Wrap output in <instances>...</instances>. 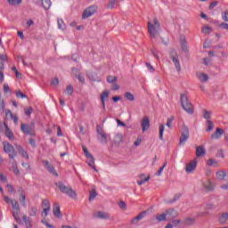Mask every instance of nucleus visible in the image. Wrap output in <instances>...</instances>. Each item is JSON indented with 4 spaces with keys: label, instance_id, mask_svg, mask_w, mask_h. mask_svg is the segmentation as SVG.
<instances>
[{
    "label": "nucleus",
    "instance_id": "58836bf2",
    "mask_svg": "<svg viewBox=\"0 0 228 228\" xmlns=\"http://www.w3.org/2000/svg\"><path fill=\"white\" fill-rule=\"evenodd\" d=\"M57 24H58L59 29H61V30L65 29V21H63V19L59 18L57 20Z\"/></svg>",
    "mask_w": 228,
    "mask_h": 228
},
{
    "label": "nucleus",
    "instance_id": "ea45409f",
    "mask_svg": "<svg viewBox=\"0 0 228 228\" xmlns=\"http://www.w3.org/2000/svg\"><path fill=\"white\" fill-rule=\"evenodd\" d=\"M43 8L49 10L51 8V0H43L42 1Z\"/></svg>",
    "mask_w": 228,
    "mask_h": 228
},
{
    "label": "nucleus",
    "instance_id": "f257e3e1",
    "mask_svg": "<svg viewBox=\"0 0 228 228\" xmlns=\"http://www.w3.org/2000/svg\"><path fill=\"white\" fill-rule=\"evenodd\" d=\"M4 151L6 154H8L10 158V165H12V168L15 174V175H20V171L19 170V167H17V161H15V158L17 157V151H15V148L10 142H4Z\"/></svg>",
    "mask_w": 228,
    "mask_h": 228
},
{
    "label": "nucleus",
    "instance_id": "473e14b6",
    "mask_svg": "<svg viewBox=\"0 0 228 228\" xmlns=\"http://www.w3.org/2000/svg\"><path fill=\"white\" fill-rule=\"evenodd\" d=\"M227 220H228V213L221 214V216H219L220 224H225V222H227Z\"/></svg>",
    "mask_w": 228,
    "mask_h": 228
},
{
    "label": "nucleus",
    "instance_id": "cd10ccee",
    "mask_svg": "<svg viewBox=\"0 0 228 228\" xmlns=\"http://www.w3.org/2000/svg\"><path fill=\"white\" fill-rule=\"evenodd\" d=\"M145 175H140L139 177L141 180L137 181V184H139V186H142V184H145V183L149 182L151 180V175H148L147 177H145L143 179Z\"/></svg>",
    "mask_w": 228,
    "mask_h": 228
},
{
    "label": "nucleus",
    "instance_id": "e433bc0d",
    "mask_svg": "<svg viewBox=\"0 0 228 228\" xmlns=\"http://www.w3.org/2000/svg\"><path fill=\"white\" fill-rule=\"evenodd\" d=\"M207 165H208V167H218V162L216 159H209L207 160Z\"/></svg>",
    "mask_w": 228,
    "mask_h": 228
},
{
    "label": "nucleus",
    "instance_id": "f8f14e48",
    "mask_svg": "<svg viewBox=\"0 0 228 228\" xmlns=\"http://www.w3.org/2000/svg\"><path fill=\"white\" fill-rule=\"evenodd\" d=\"M43 165L46 168V170H48L52 174V175L58 177V172L56 171V169H54V167H53V164H51V162L44 160Z\"/></svg>",
    "mask_w": 228,
    "mask_h": 228
},
{
    "label": "nucleus",
    "instance_id": "2f4dec72",
    "mask_svg": "<svg viewBox=\"0 0 228 228\" xmlns=\"http://www.w3.org/2000/svg\"><path fill=\"white\" fill-rule=\"evenodd\" d=\"M7 57L4 54L0 55V70H3L4 69V61H6Z\"/></svg>",
    "mask_w": 228,
    "mask_h": 228
},
{
    "label": "nucleus",
    "instance_id": "6e6d98bb",
    "mask_svg": "<svg viewBox=\"0 0 228 228\" xmlns=\"http://www.w3.org/2000/svg\"><path fill=\"white\" fill-rule=\"evenodd\" d=\"M72 73L74 74L75 77H77L78 76H81V73L79 72V69L77 68H74L72 69Z\"/></svg>",
    "mask_w": 228,
    "mask_h": 228
},
{
    "label": "nucleus",
    "instance_id": "4c0bfd02",
    "mask_svg": "<svg viewBox=\"0 0 228 228\" xmlns=\"http://www.w3.org/2000/svg\"><path fill=\"white\" fill-rule=\"evenodd\" d=\"M211 31H213V28H211L210 27H208V26H204L201 28V33H203V35H209V33H211Z\"/></svg>",
    "mask_w": 228,
    "mask_h": 228
},
{
    "label": "nucleus",
    "instance_id": "13d9d810",
    "mask_svg": "<svg viewBox=\"0 0 228 228\" xmlns=\"http://www.w3.org/2000/svg\"><path fill=\"white\" fill-rule=\"evenodd\" d=\"M172 122H174V117L167 118V126L172 129Z\"/></svg>",
    "mask_w": 228,
    "mask_h": 228
},
{
    "label": "nucleus",
    "instance_id": "ddd939ff",
    "mask_svg": "<svg viewBox=\"0 0 228 228\" xmlns=\"http://www.w3.org/2000/svg\"><path fill=\"white\" fill-rule=\"evenodd\" d=\"M165 213L167 220H174V218H177V216H179V212L174 208L167 209Z\"/></svg>",
    "mask_w": 228,
    "mask_h": 228
},
{
    "label": "nucleus",
    "instance_id": "39448f33",
    "mask_svg": "<svg viewBox=\"0 0 228 228\" xmlns=\"http://www.w3.org/2000/svg\"><path fill=\"white\" fill-rule=\"evenodd\" d=\"M180 101L182 108L184 110V111H186V113H193V105L191 102H190V100H188V96L186 94H181Z\"/></svg>",
    "mask_w": 228,
    "mask_h": 228
},
{
    "label": "nucleus",
    "instance_id": "f03ea898",
    "mask_svg": "<svg viewBox=\"0 0 228 228\" xmlns=\"http://www.w3.org/2000/svg\"><path fill=\"white\" fill-rule=\"evenodd\" d=\"M159 31H161V23L158 20V18H154L153 20L148 21V33L151 40H156L159 37Z\"/></svg>",
    "mask_w": 228,
    "mask_h": 228
},
{
    "label": "nucleus",
    "instance_id": "393cba45",
    "mask_svg": "<svg viewBox=\"0 0 228 228\" xmlns=\"http://www.w3.org/2000/svg\"><path fill=\"white\" fill-rule=\"evenodd\" d=\"M202 186L203 188H205V190H208V191H211V190H214L215 188V186L213 185V183H211V181L209 180L203 182Z\"/></svg>",
    "mask_w": 228,
    "mask_h": 228
},
{
    "label": "nucleus",
    "instance_id": "412c9836",
    "mask_svg": "<svg viewBox=\"0 0 228 228\" xmlns=\"http://www.w3.org/2000/svg\"><path fill=\"white\" fill-rule=\"evenodd\" d=\"M53 213L56 216V218H61V211L60 210V204L58 203L53 204Z\"/></svg>",
    "mask_w": 228,
    "mask_h": 228
},
{
    "label": "nucleus",
    "instance_id": "7c9ffc66",
    "mask_svg": "<svg viewBox=\"0 0 228 228\" xmlns=\"http://www.w3.org/2000/svg\"><path fill=\"white\" fill-rule=\"evenodd\" d=\"M156 220L159 222H165V220H167V214L165 212L162 214H158L156 216Z\"/></svg>",
    "mask_w": 228,
    "mask_h": 228
},
{
    "label": "nucleus",
    "instance_id": "79ce46f5",
    "mask_svg": "<svg viewBox=\"0 0 228 228\" xmlns=\"http://www.w3.org/2000/svg\"><path fill=\"white\" fill-rule=\"evenodd\" d=\"M117 81V77L115 76H108L107 77V83H109L110 85L116 83Z\"/></svg>",
    "mask_w": 228,
    "mask_h": 228
},
{
    "label": "nucleus",
    "instance_id": "a18cd8bd",
    "mask_svg": "<svg viewBox=\"0 0 228 228\" xmlns=\"http://www.w3.org/2000/svg\"><path fill=\"white\" fill-rule=\"evenodd\" d=\"M168 224H171L172 228L177 227L181 224V219H175L169 222Z\"/></svg>",
    "mask_w": 228,
    "mask_h": 228
},
{
    "label": "nucleus",
    "instance_id": "4d7b16f0",
    "mask_svg": "<svg viewBox=\"0 0 228 228\" xmlns=\"http://www.w3.org/2000/svg\"><path fill=\"white\" fill-rule=\"evenodd\" d=\"M51 85H52V86H58V85H60V80L58 78H53L51 81Z\"/></svg>",
    "mask_w": 228,
    "mask_h": 228
},
{
    "label": "nucleus",
    "instance_id": "9d476101",
    "mask_svg": "<svg viewBox=\"0 0 228 228\" xmlns=\"http://www.w3.org/2000/svg\"><path fill=\"white\" fill-rule=\"evenodd\" d=\"M42 208H43V216H47L49 215V211H51V202L49 200H44L42 202Z\"/></svg>",
    "mask_w": 228,
    "mask_h": 228
},
{
    "label": "nucleus",
    "instance_id": "6e6552de",
    "mask_svg": "<svg viewBox=\"0 0 228 228\" xmlns=\"http://www.w3.org/2000/svg\"><path fill=\"white\" fill-rule=\"evenodd\" d=\"M181 133L182 135L180 137V145H184V143L188 142V138H190V129L188 126H183Z\"/></svg>",
    "mask_w": 228,
    "mask_h": 228
},
{
    "label": "nucleus",
    "instance_id": "052dcab7",
    "mask_svg": "<svg viewBox=\"0 0 228 228\" xmlns=\"http://www.w3.org/2000/svg\"><path fill=\"white\" fill-rule=\"evenodd\" d=\"M146 67L151 73H154L156 71V69H154V67H152V65H151V63L149 62H146Z\"/></svg>",
    "mask_w": 228,
    "mask_h": 228
},
{
    "label": "nucleus",
    "instance_id": "1a4fd4ad",
    "mask_svg": "<svg viewBox=\"0 0 228 228\" xmlns=\"http://www.w3.org/2000/svg\"><path fill=\"white\" fill-rule=\"evenodd\" d=\"M170 58L173 60V63L177 70V72H181V63L179 62V57L177 56V53L175 51H171Z\"/></svg>",
    "mask_w": 228,
    "mask_h": 228
},
{
    "label": "nucleus",
    "instance_id": "b1692460",
    "mask_svg": "<svg viewBox=\"0 0 228 228\" xmlns=\"http://www.w3.org/2000/svg\"><path fill=\"white\" fill-rule=\"evenodd\" d=\"M19 201L23 208H26V206H28V203L26 202V194L22 191L20 193Z\"/></svg>",
    "mask_w": 228,
    "mask_h": 228
},
{
    "label": "nucleus",
    "instance_id": "de8ad7c7",
    "mask_svg": "<svg viewBox=\"0 0 228 228\" xmlns=\"http://www.w3.org/2000/svg\"><path fill=\"white\" fill-rule=\"evenodd\" d=\"M163 133H165V125L159 126V140H163Z\"/></svg>",
    "mask_w": 228,
    "mask_h": 228
},
{
    "label": "nucleus",
    "instance_id": "c85d7f7f",
    "mask_svg": "<svg viewBox=\"0 0 228 228\" xmlns=\"http://www.w3.org/2000/svg\"><path fill=\"white\" fill-rule=\"evenodd\" d=\"M198 78L201 83H206L209 79V76L206 73H200L198 74Z\"/></svg>",
    "mask_w": 228,
    "mask_h": 228
},
{
    "label": "nucleus",
    "instance_id": "a211bd4d",
    "mask_svg": "<svg viewBox=\"0 0 228 228\" xmlns=\"http://www.w3.org/2000/svg\"><path fill=\"white\" fill-rule=\"evenodd\" d=\"M224 134V129L216 128V131L211 134L212 140H220Z\"/></svg>",
    "mask_w": 228,
    "mask_h": 228
},
{
    "label": "nucleus",
    "instance_id": "774afa93",
    "mask_svg": "<svg viewBox=\"0 0 228 228\" xmlns=\"http://www.w3.org/2000/svg\"><path fill=\"white\" fill-rule=\"evenodd\" d=\"M219 28H221L222 29H226L228 32V24L225 22H223L219 25Z\"/></svg>",
    "mask_w": 228,
    "mask_h": 228
},
{
    "label": "nucleus",
    "instance_id": "8fccbe9b",
    "mask_svg": "<svg viewBox=\"0 0 228 228\" xmlns=\"http://www.w3.org/2000/svg\"><path fill=\"white\" fill-rule=\"evenodd\" d=\"M203 118H206V120H209L211 118V111L203 110Z\"/></svg>",
    "mask_w": 228,
    "mask_h": 228
},
{
    "label": "nucleus",
    "instance_id": "bf43d9fd",
    "mask_svg": "<svg viewBox=\"0 0 228 228\" xmlns=\"http://www.w3.org/2000/svg\"><path fill=\"white\" fill-rule=\"evenodd\" d=\"M111 88L114 91L119 90L120 89V86H118V84H117V82H114L111 84Z\"/></svg>",
    "mask_w": 228,
    "mask_h": 228
},
{
    "label": "nucleus",
    "instance_id": "2eb2a0df",
    "mask_svg": "<svg viewBox=\"0 0 228 228\" xmlns=\"http://www.w3.org/2000/svg\"><path fill=\"white\" fill-rule=\"evenodd\" d=\"M21 131H22V133H24V134H30V136H35L33 128L29 125L22 124Z\"/></svg>",
    "mask_w": 228,
    "mask_h": 228
},
{
    "label": "nucleus",
    "instance_id": "bb28decb",
    "mask_svg": "<svg viewBox=\"0 0 228 228\" xmlns=\"http://www.w3.org/2000/svg\"><path fill=\"white\" fill-rule=\"evenodd\" d=\"M4 127H5V135L7 136V138H9V140H15V137L13 136V132L10 130V128L8 127V125H6L5 123H4Z\"/></svg>",
    "mask_w": 228,
    "mask_h": 228
},
{
    "label": "nucleus",
    "instance_id": "f704fd0d",
    "mask_svg": "<svg viewBox=\"0 0 228 228\" xmlns=\"http://www.w3.org/2000/svg\"><path fill=\"white\" fill-rule=\"evenodd\" d=\"M123 138L122 134H118L114 137V142L118 145L119 143H122Z\"/></svg>",
    "mask_w": 228,
    "mask_h": 228
},
{
    "label": "nucleus",
    "instance_id": "69168bd1",
    "mask_svg": "<svg viewBox=\"0 0 228 228\" xmlns=\"http://www.w3.org/2000/svg\"><path fill=\"white\" fill-rule=\"evenodd\" d=\"M31 113H33V108L29 107L28 109H25V115L29 117V115H31Z\"/></svg>",
    "mask_w": 228,
    "mask_h": 228
},
{
    "label": "nucleus",
    "instance_id": "49530a36",
    "mask_svg": "<svg viewBox=\"0 0 228 228\" xmlns=\"http://www.w3.org/2000/svg\"><path fill=\"white\" fill-rule=\"evenodd\" d=\"M125 97L127 101H130V102L134 101V95L129 92L125 94Z\"/></svg>",
    "mask_w": 228,
    "mask_h": 228
},
{
    "label": "nucleus",
    "instance_id": "a878e982",
    "mask_svg": "<svg viewBox=\"0 0 228 228\" xmlns=\"http://www.w3.org/2000/svg\"><path fill=\"white\" fill-rule=\"evenodd\" d=\"M205 154H206V148L204 146H199L196 149L197 158H201V156H204Z\"/></svg>",
    "mask_w": 228,
    "mask_h": 228
},
{
    "label": "nucleus",
    "instance_id": "4be33fe9",
    "mask_svg": "<svg viewBox=\"0 0 228 228\" xmlns=\"http://www.w3.org/2000/svg\"><path fill=\"white\" fill-rule=\"evenodd\" d=\"M16 149H17L19 154H20L22 156V158H26L27 159H29V155L28 154V151H26L25 149L22 148V146L16 145Z\"/></svg>",
    "mask_w": 228,
    "mask_h": 228
},
{
    "label": "nucleus",
    "instance_id": "338daca9",
    "mask_svg": "<svg viewBox=\"0 0 228 228\" xmlns=\"http://www.w3.org/2000/svg\"><path fill=\"white\" fill-rule=\"evenodd\" d=\"M4 92H5V94H8V93L12 92L8 84L4 85Z\"/></svg>",
    "mask_w": 228,
    "mask_h": 228
},
{
    "label": "nucleus",
    "instance_id": "72a5a7b5",
    "mask_svg": "<svg viewBox=\"0 0 228 228\" xmlns=\"http://www.w3.org/2000/svg\"><path fill=\"white\" fill-rule=\"evenodd\" d=\"M183 222L185 225H193L195 224V218L186 217Z\"/></svg>",
    "mask_w": 228,
    "mask_h": 228
},
{
    "label": "nucleus",
    "instance_id": "c9c22d12",
    "mask_svg": "<svg viewBox=\"0 0 228 228\" xmlns=\"http://www.w3.org/2000/svg\"><path fill=\"white\" fill-rule=\"evenodd\" d=\"M87 158V165H89V167H94V165L95 164V159H94V156L89 155L86 157Z\"/></svg>",
    "mask_w": 228,
    "mask_h": 228
},
{
    "label": "nucleus",
    "instance_id": "dca6fc26",
    "mask_svg": "<svg viewBox=\"0 0 228 228\" xmlns=\"http://www.w3.org/2000/svg\"><path fill=\"white\" fill-rule=\"evenodd\" d=\"M93 216L94 218H100L101 220H109L110 218V214L102 211L94 212Z\"/></svg>",
    "mask_w": 228,
    "mask_h": 228
},
{
    "label": "nucleus",
    "instance_id": "6ab92c4d",
    "mask_svg": "<svg viewBox=\"0 0 228 228\" xmlns=\"http://www.w3.org/2000/svg\"><path fill=\"white\" fill-rule=\"evenodd\" d=\"M87 77L90 79V81H96L97 83H100V81H101V77H99L97 73H95L94 71H88Z\"/></svg>",
    "mask_w": 228,
    "mask_h": 228
},
{
    "label": "nucleus",
    "instance_id": "c03bdc74",
    "mask_svg": "<svg viewBox=\"0 0 228 228\" xmlns=\"http://www.w3.org/2000/svg\"><path fill=\"white\" fill-rule=\"evenodd\" d=\"M16 97L18 99H28V96L24 94L22 92H20V90L16 91Z\"/></svg>",
    "mask_w": 228,
    "mask_h": 228
},
{
    "label": "nucleus",
    "instance_id": "680f3d73",
    "mask_svg": "<svg viewBox=\"0 0 228 228\" xmlns=\"http://www.w3.org/2000/svg\"><path fill=\"white\" fill-rule=\"evenodd\" d=\"M29 215L30 216H36L37 215V208L33 207L30 208V211H29Z\"/></svg>",
    "mask_w": 228,
    "mask_h": 228
},
{
    "label": "nucleus",
    "instance_id": "20e7f679",
    "mask_svg": "<svg viewBox=\"0 0 228 228\" xmlns=\"http://www.w3.org/2000/svg\"><path fill=\"white\" fill-rule=\"evenodd\" d=\"M56 186L57 188H59L61 193H65L66 195H68V197H70V199H73L74 200L77 199V194L75 192L74 190L71 189L70 186H67L63 184L61 182L57 183Z\"/></svg>",
    "mask_w": 228,
    "mask_h": 228
},
{
    "label": "nucleus",
    "instance_id": "423d86ee",
    "mask_svg": "<svg viewBox=\"0 0 228 228\" xmlns=\"http://www.w3.org/2000/svg\"><path fill=\"white\" fill-rule=\"evenodd\" d=\"M97 10H99L97 5H91L87 7L82 13V19H88L89 17H93V15L97 13Z\"/></svg>",
    "mask_w": 228,
    "mask_h": 228
},
{
    "label": "nucleus",
    "instance_id": "09e8293b",
    "mask_svg": "<svg viewBox=\"0 0 228 228\" xmlns=\"http://www.w3.org/2000/svg\"><path fill=\"white\" fill-rule=\"evenodd\" d=\"M142 142H143V139L142 138V136H138L135 142H134V145L135 147H140V145H142Z\"/></svg>",
    "mask_w": 228,
    "mask_h": 228
},
{
    "label": "nucleus",
    "instance_id": "0eeeda50",
    "mask_svg": "<svg viewBox=\"0 0 228 228\" xmlns=\"http://www.w3.org/2000/svg\"><path fill=\"white\" fill-rule=\"evenodd\" d=\"M96 131L98 142L102 143V145H106V143H108V135L104 133V130H102L101 126H97Z\"/></svg>",
    "mask_w": 228,
    "mask_h": 228
},
{
    "label": "nucleus",
    "instance_id": "9b49d317",
    "mask_svg": "<svg viewBox=\"0 0 228 228\" xmlns=\"http://www.w3.org/2000/svg\"><path fill=\"white\" fill-rule=\"evenodd\" d=\"M197 163H199V160H197V159H194L191 162H189L186 165L185 172L187 174H191V172H193V170H195V168H197Z\"/></svg>",
    "mask_w": 228,
    "mask_h": 228
},
{
    "label": "nucleus",
    "instance_id": "3c124183",
    "mask_svg": "<svg viewBox=\"0 0 228 228\" xmlns=\"http://www.w3.org/2000/svg\"><path fill=\"white\" fill-rule=\"evenodd\" d=\"M66 94L67 95H72V94H74V87H72V86H68L66 88Z\"/></svg>",
    "mask_w": 228,
    "mask_h": 228
},
{
    "label": "nucleus",
    "instance_id": "a19ab883",
    "mask_svg": "<svg viewBox=\"0 0 228 228\" xmlns=\"http://www.w3.org/2000/svg\"><path fill=\"white\" fill-rule=\"evenodd\" d=\"M215 127V124H213V121L207 120V131H213Z\"/></svg>",
    "mask_w": 228,
    "mask_h": 228
},
{
    "label": "nucleus",
    "instance_id": "e2e57ef3",
    "mask_svg": "<svg viewBox=\"0 0 228 228\" xmlns=\"http://www.w3.org/2000/svg\"><path fill=\"white\" fill-rule=\"evenodd\" d=\"M7 190L8 193H15V189L13 188V186H12V184H7Z\"/></svg>",
    "mask_w": 228,
    "mask_h": 228
},
{
    "label": "nucleus",
    "instance_id": "f3484780",
    "mask_svg": "<svg viewBox=\"0 0 228 228\" xmlns=\"http://www.w3.org/2000/svg\"><path fill=\"white\" fill-rule=\"evenodd\" d=\"M141 126L142 127V133H145L151 127V121L148 117H144L141 122Z\"/></svg>",
    "mask_w": 228,
    "mask_h": 228
},
{
    "label": "nucleus",
    "instance_id": "aec40b11",
    "mask_svg": "<svg viewBox=\"0 0 228 228\" xmlns=\"http://www.w3.org/2000/svg\"><path fill=\"white\" fill-rule=\"evenodd\" d=\"M227 175L228 174L225 170H220L216 173V179H218L219 181H225Z\"/></svg>",
    "mask_w": 228,
    "mask_h": 228
},
{
    "label": "nucleus",
    "instance_id": "0e129e2a",
    "mask_svg": "<svg viewBox=\"0 0 228 228\" xmlns=\"http://www.w3.org/2000/svg\"><path fill=\"white\" fill-rule=\"evenodd\" d=\"M222 19H223V20H224V22H228V12H222Z\"/></svg>",
    "mask_w": 228,
    "mask_h": 228
},
{
    "label": "nucleus",
    "instance_id": "5701e85b",
    "mask_svg": "<svg viewBox=\"0 0 228 228\" xmlns=\"http://www.w3.org/2000/svg\"><path fill=\"white\" fill-rule=\"evenodd\" d=\"M145 215H147V211H143V212L140 213L137 216L134 217L131 220V224H138V222H140V220H142V218H145Z\"/></svg>",
    "mask_w": 228,
    "mask_h": 228
},
{
    "label": "nucleus",
    "instance_id": "37998d69",
    "mask_svg": "<svg viewBox=\"0 0 228 228\" xmlns=\"http://www.w3.org/2000/svg\"><path fill=\"white\" fill-rule=\"evenodd\" d=\"M118 3V0H110L109 4H108V8L110 10H112V8H115V4H117Z\"/></svg>",
    "mask_w": 228,
    "mask_h": 228
},
{
    "label": "nucleus",
    "instance_id": "7ed1b4c3",
    "mask_svg": "<svg viewBox=\"0 0 228 228\" xmlns=\"http://www.w3.org/2000/svg\"><path fill=\"white\" fill-rule=\"evenodd\" d=\"M4 200L6 202V204H11L12 208V216L16 222H20V217H19V214L20 213V206H19V201H17V200L10 199L8 196L4 195Z\"/></svg>",
    "mask_w": 228,
    "mask_h": 228
},
{
    "label": "nucleus",
    "instance_id": "4468645a",
    "mask_svg": "<svg viewBox=\"0 0 228 228\" xmlns=\"http://www.w3.org/2000/svg\"><path fill=\"white\" fill-rule=\"evenodd\" d=\"M100 99L102 101V106L103 110H106V101L110 99V91L108 90L103 91L100 95Z\"/></svg>",
    "mask_w": 228,
    "mask_h": 228
},
{
    "label": "nucleus",
    "instance_id": "864d4df0",
    "mask_svg": "<svg viewBox=\"0 0 228 228\" xmlns=\"http://www.w3.org/2000/svg\"><path fill=\"white\" fill-rule=\"evenodd\" d=\"M166 167H167V162L164 163V165L159 169V172H157L155 174V175H158V176L162 175H163V171L165 170Z\"/></svg>",
    "mask_w": 228,
    "mask_h": 228
},
{
    "label": "nucleus",
    "instance_id": "5fc2aeb1",
    "mask_svg": "<svg viewBox=\"0 0 228 228\" xmlns=\"http://www.w3.org/2000/svg\"><path fill=\"white\" fill-rule=\"evenodd\" d=\"M8 3L11 4L12 6H15L17 4H20V3H22V0H8Z\"/></svg>",
    "mask_w": 228,
    "mask_h": 228
},
{
    "label": "nucleus",
    "instance_id": "603ef678",
    "mask_svg": "<svg viewBox=\"0 0 228 228\" xmlns=\"http://www.w3.org/2000/svg\"><path fill=\"white\" fill-rule=\"evenodd\" d=\"M97 197V191L95 190H92L89 194V200H94Z\"/></svg>",
    "mask_w": 228,
    "mask_h": 228
},
{
    "label": "nucleus",
    "instance_id": "c756f323",
    "mask_svg": "<svg viewBox=\"0 0 228 228\" xmlns=\"http://www.w3.org/2000/svg\"><path fill=\"white\" fill-rule=\"evenodd\" d=\"M23 222L27 228H33V224H31V220L27 216H23Z\"/></svg>",
    "mask_w": 228,
    "mask_h": 228
}]
</instances>
